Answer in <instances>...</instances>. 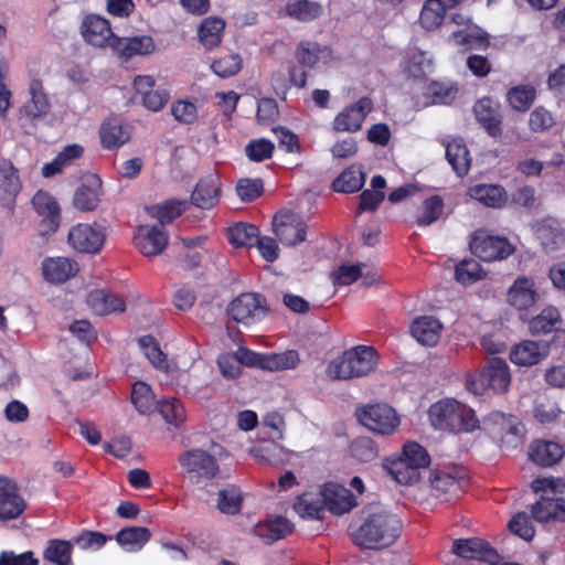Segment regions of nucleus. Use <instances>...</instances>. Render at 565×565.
Wrapping results in <instances>:
<instances>
[{
    "label": "nucleus",
    "mask_w": 565,
    "mask_h": 565,
    "mask_svg": "<svg viewBox=\"0 0 565 565\" xmlns=\"http://www.w3.org/2000/svg\"><path fill=\"white\" fill-rule=\"evenodd\" d=\"M351 454L358 460L369 462L377 457V448L372 439L361 437L352 443Z\"/></svg>",
    "instance_id": "62"
},
{
    "label": "nucleus",
    "mask_w": 565,
    "mask_h": 565,
    "mask_svg": "<svg viewBox=\"0 0 565 565\" xmlns=\"http://www.w3.org/2000/svg\"><path fill=\"white\" fill-rule=\"evenodd\" d=\"M274 148L275 146L271 141L260 138L252 140L245 147V153L249 160L260 162L266 159H269L273 156Z\"/></svg>",
    "instance_id": "61"
},
{
    "label": "nucleus",
    "mask_w": 565,
    "mask_h": 565,
    "mask_svg": "<svg viewBox=\"0 0 565 565\" xmlns=\"http://www.w3.org/2000/svg\"><path fill=\"white\" fill-rule=\"evenodd\" d=\"M427 95L433 104H449L457 95V88L450 83L433 82L427 87Z\"/></svg>",
    "instance_id": "58"
},
{
    "label": "nucleus",
    "mask_w": 565,
    "mask_h": 565,
    "mask_svg": "<svg viewBox=\"0 0 565 565\" xmlns=\"http://www.w3.org/2000/svg\"><path fill=\"white\" fill-rule=\"evenodd\" d=\"M562 321L561 313L557 308L547 306L529 323L531 333H548L559 326Z\"/></svg>",
    "instance_id": "44"
},
{
    "label": "nucleus",
    "mask_w": 565,
    "mask_h": 565,
    "mask_svg": "<svg viewBox=\"0 0 565 565\" xmlns=\"http://www.w3.org/2000/svg\"><path fill=\"white\" fill-rule=\"evenodd\" d=\"M82 34L86 42L94 46L114 47L117 36L113 33L108 21L99 15H87L82 23Z\"/></svg>",
    "instance_id": "18"
},
{
    "label": "nucleus",
    "mask_w": 565,
    "mask_h": 565,
    "mask_svg": "<svg viewBox=\"0 0 565 565\" xmlns=\"http://www.w3.org/2000/svg\"><path fill=\"white\" fill-rule=\"evenodd\" d=\"M138 344L142 350L143 355L150 361V363L166 373L170 372L169 364L167 363L166 355L160 350L154 339L150 335H146L139 339Z\"/></svg>",
    "instance_id": "53"
},
{
    "label": "nucleus",
    "mask_w": 565,
    "mask_h": 565,
    "mask_svg": "<svg viewBox=\"0 0 565 565\" xmlns=\"http://www.w3.org/2000/svg\"><path fill=\"white\" fill-rule=\"evenodd\" d=\"M326 504L321 493H303L297 497L294 509L296 513L302 519H321Z\"/></svg>",
    "instance_id": "42"
},
{
    "label": "nucleus",
    "mask_w": 565,
    "mask_h": 565,
    "mask_svg": "<svg viewBox=\"0 0 565 565\" xmlns=\"http://www.w3.org/2000/svg\"><path fill=\"white\" fill-rule=\"evenodd\" d=\"M131 402L141 414H150L157 407V401L150 386L145 382H136L132 386Z\"/></svg>",
    "instance_id": "48"
},
{
    "label": "nucleus",
    "mask_w": 565,
    "mask_h": 565,
    "mask_svg": "<svg viewBox=\"0 0 565 565\" xmlns=\"http://www.w3.org/2000/svg\"><path fill=\"white\" fill-rule=\"evenodd\" d=\"M42 275L50 284H62L78 273V264L67 257H46L42 262Z\"/></svg>",
    "instance_id": "25"
},
{
    "label": "nucleus",
    "mask_w": 565,
    "mask_h": 565,
    "mask_svg": "<svg viewBox=\"0 0 565 565\" xmlns=\"http://www.w3.org/2000/svg\"><path fill=\"white\" fill-rule=\"evenodd\" d=\"M434 62L428 52L419 49H409L403 64V71L408 77L420 79L433 72Z\"/></svg>",
    "instance_id": "33"
},
{
    "label": "nucleus",
    "mask_w": 565,
    "mask_h": 565,
    "mask_svg": "<svg viewBox=\"0 0 565 565\" xmlns=\"http://www.w3.org/2000/svg\"><path fill=\"white\" fill-rule=\"evenodd\" d=\"M468 194L476 201L490 207H500L505 201L504 190L494 184H478L468 190Z\"/></svg>",
    "instance_id": "41"
},
{
    "label": "nucleus",
    "mask_w": 565,
    "mask_h": 565,
    "mask_svg": "<svg viewBox=\"0 0 565 565\" xmlns=\"http://www.w3.org/2000/svg\"><path fill=\"white\" fill-rule=\"evenodd\" d=\"M100 138L104 147L116 148L127 142L130 135L119 121L109 119L104 121L100 127Z\"/></svg>",
    "instance_id": "46"
},
{
    "label": "nucleus",
    "mask_w": 565,
    "mask_h": 565,
    "mask_svg": "<svg viewBox=\"0 0 565 565\" xmlns=\"http://www.w3.org/2000/svg\"><path fill=\"white\" fill-rule=\"evenodd\" d=\"M151 533L143 526H129L116 534V541L128 552H138L150 540Z\"/></svg>",
    "instance_id": "40"
},
{
    "label": "nucleus",
    "mask_w": 565,
    "mask_h": 565,
    "mask_svg": "<svg viewBox=\"0 0 565 565\" xmlns=\"http://www.w3.org/2000/svg\"><path fill=\"white\" fill-rule=\"evenodd\" d=\"M29 96L20 109V119L33 122L47 116L52 103L41 81L32 79L30 82Z\"/></svg>",
    "instance_id": "13"
},
{
    "label": "nucleus",
    "mask_w": 565,
    "mask_h": 565,
    "mask_svg": "<svg viewBox=\"0 0 565 565\" xmlns=\"http://www.w3.org/2000/svg\"><path fill=\"white\" fill-rule=\"evenodd\" d=\"M540 292L533 278L519 276L510 286L507 301L519 310H525L540 301Z\"/></svg>",
    "instance_id": "17"
},
{
    "label": "nucleus",
    "mask_w": 565,
    "mask_h": 565,
    "mask_svg": "<svg viewBox=\"0 0 565 565\" xmlns=\"http://www.w3.org/2000/svg\"><path fill=\"white\" fill-rule=\"evenodd\" d=\"M388 469L392 477L401 484H412L420 478L419 468L414 467L399 458L393 461Z\"/></svg>",
    "instance_id": "55"
},
{
    "label": "nucleus",
    "mask_w": 565,
    "mask_h": 565,
    "mask_svg": "<svg viewBox=\"0 0 565 565\" xmlns=\"http://www.w3.org/2000/svg\"><path fill=\"white\" fill-rule=\"evenodd\" d=\"M483 271L480 264L476 259H466L460 262L456 267V279L468 285L482 278Z\"/></svg>",
    "instance_id": "59"
},
{
    "label": "nucleus",
    "mask_w": 565,
    "mask_h": 565,
    "mask_svg": "<svg viewBox=\"0 0 565 565\" xmlns=\"http://www.w3.org/2000/svg\"><path fill=\"white\" fill-rule=\"evenodd\" d=\"M364 185V174L359 167L351 166L344 170L333 182L338 192L353 193Z\"/></svg>",
    "instance_id": "47"
},
{
    "label": "nucleus",
    "mask_w": 565,
    "mask_h": 565,
    "mask_svg": "<svg viewBox=\"0 0 565 565\" xmlns=\"http://www.w3.org/2000/svg\"><path fill=\"white\" fill-rule=\"evenodd\" d=\"M463 476V470L456 467L433 471L430 484L434 494L446 501L458 497L462 491L461 479Z\"/></svg>",
    "instance_id": "16"
},
{
    "label": "nucleus",
    "mask_w": 565,
    "mask_h": 565,
    "mask_svg": "<svg viewBox=\"0 0 565 565\" xmlns=\"http://www.w3.org/2000/svg\"><path fill=\"white\" fill-rule=\"evenodd\" d=\"M227 237L234 247H252L258 238V228L252 224L238 223L228 230Z\"/></svg>",
    "instance_id": "49"
},
{
    "label": "nucleus",
    "mask_w": 565,
    "mask_h": 565,
    "mask_svg": "<svg viewBox=\"0 0 565 565\" xmlns=\"http://www.w3.org/2000/svg\"><path fill=\"white\" fill-rule=\"evenodd\" d=\"M473 113L478 122L491 137H499L502 134V115L500 103L491 97H482L476 102Z\"/></svg>",
    "instance_id": "19"
},
{
    "label": "nucleus",
    "mask_w": 565,
    "mask_h": 565,
    "mask_svg": "<svg viewBox=\"0 0 565 565\" xmlns=\"http://www.w3.org/2000/svg\"><path fill=\"white\" fill-rule=\"evenodd\" d=\"M227 313L235 322L249 326L265 317L266 308L257 294L244 292L231 301Z\"/></svg>",
    "instance_id": "10"
},
{
    "label": "nucleus",
    "mask_w": 565,
    "mask_h": 565,
    "mask_svg": "<svg viewBox=\"0 0 565 565\" xmlns=\"http://www.w3.org/2000/svg\"><path fill=\"white\" fill-rule=\"evenodd\" d=\"M24 509V500L18 493L15 483L0 476V520L17 519Z\"/></svg>",
    "instance_id": "22"
},
{
    "label": "nucleus",
    "mask_w": 565,
    "mask_h": 565,
    "mask_svg": "<svg viewBox=\"0 0 565 565\" xmlns=\"http://www.w3.org/2000/svg\"><path fill=\"white\" fill-rule=\"evenodd\" d=\"M282 12L292 20L309 22L322 15L323 7L313 0H288Z\"/></svg>",
    "instance_id": "36"
},
{
    "label": "nucleus",
    "mask_w": 565,
    "mask_h": 565,
    "mask_svg": "<svg viewBox=\"0 0 565 565\" xmlns=\"http://www.w3.org/2000/svg\"><path fill=\"white\" fill-rule=\"evenodd\" d=\"M541 244L548 250H554L565 244V230L553 218L544 220L536 228Z\"/></svg>",
    "instance_id": "38"
},
{
    "label": "nucleus",
    "mask_w": 565,
    "mask_h": 565,
    "mask_svg": "<svg viewBox=\"0 0 565 565\" xmlns=\"http://www.w3.org/2000/svg\"><path fill=\"white\" fill-rule=\"evenodd\" d=\"M106 233L103 226L78 223L71 227L68 245L78 253L97 254L105 244Z\"/></svg>",
    "instance_id": "9"
},
{
    "label": "nucleus",
    "mask_w": 565,
    "mask_h": 565,
    "mask_svg": "<svg viewBox=\"0 0 565 565\" xmlns=\"http://www.w3.org/2000/svg\"><path fill=\"white\" fill-rule=\"evenodd\" d=\"M169 237L161 225H140L134 236V244L145 256L161 254L168 246Z\"/></svg>",
    "instance_id": "15"
},
{
    "label": "nucleus",
    "mask_w": 565,
    "mask_h": 565,
    "mask_svg": "<svg viewBox=\"0 0 565 565\" xmlns=\"http://www.w3.org/2000/svg\"><path fill=\"white\" fill-rule=\"evenodd\" d=\"M221 456V450L214 454H209L200 448L184 451L178 459L183 478L188 480L190 484L202 490L204 484L221 475V469L217 463Z\"/></svg>",
    "instance_id": "4"
},
{
    "label": "nucleus",
    "mask_w": 565,
    "mask_h": 565,
    "mask_svg": "<svg viewBox=\"0 0 565 565\" xmlns=\"http://www.w3.org/2000/svg\"><path fill=\"white\" fill-rule=\"evenodd\" d=\"M156 49L154 42L149 35H139L131 38H118L114 42L113 50L120 56L130 58L135 55H145L152 53Z\"/></svg>",
    "instance_id": "34"
},
{
    "label": "nucleus",
    "mask_w": 565,
    "mask_h": 565,
    "mask_svg": "<svg viewBox=\"0 0 565 565\" xmlns=\"http://www.w3.org/2000/svg\"><path fill=\"white\" fill-rule=\"evenodd\" d=\"M507 97L512 108L524 111L533 104L535 89L530 85L515 86L508 92Z\"/></svg>",
    "instance_id": "54"
},
{
    "label": "nucleus",
    "mask_w": 565,
    "mask_h": 565,
    "mask_svg": "<svg viewBox=\"0 0 565 565\" xmlns=\"http://www.w3.org/2000/svg\"><path fill=\"white\" fill-rule=\"evenodd\" d=\"M482 423L486 429L508 447L514 448L521 443L523 426L516 417L494 411L488 414Z\"/></svg>",
    "instance_id": "8"
},
{
    "label": "nucleus",
    "mask_w": 565,
    "mask_h": 565,
    "mask_svg": "<svg viewBox=\"0 0 565 565\" xmlns=\"http://www.w3.org/2000/svg\"><path fill=\"white\" fill-rule=\"evenodd\" d=\"M73 545L70 541L51 540L44 551V558L57 565H72Z\"/></svg>",
    "instance_id": "51"
},
{
    "label": "nucleus",
    "mask_w": 565,
    "mask_h": 565,
    "mask_svg": "<svg viewBox=\"0 0 565 565\" xmlns=\"http://www.w3.org/2000/svg\"><path fill=\"white\" fill-rule=\"evenodd\" d=\"M430 424L441 430L472 431L479 427L475 412L452 398H445L434 403L428 409Z\"/></svg>",
    "instance_id": "3"
},
{
    "label": "nucleus",
    "mask_w": 565,
    "mask_h": 565,
    "mask_svg": "<svg viewBox=\"0 0 565 565\" xmlns=\"http://www.w3.org/2000/svg\"><path fill=\"white\" fill-rule=\"evenodd\" d=\"M358 420L367 429L388 436L399 426V417L394 408L386 404L366 405L356 411Z\"/></svg>",
    "instance_id": "6"
},
{
    "label": "nucleus",
    "mask_w": 565,
    "mask_h": 565,
    "mask_svg": "<svg viewBox=\"0 0 565 565\" xmlns=\"http://www.w3.org/2000/svg\"><path fill=\"white\" fill-rule=\"evenodd\" d=\"M243 501V491L234 484H227L217 491L214 507L222 514L235 515L241 512Z\"/></svg>",
    "instance_id": "37"
},
{
    "label": "nucleus",
    "mask_w": 565,
    "mask_h": 565,
    "mask_svg": "<svg viewBox=\"0 0 565 565\" xmlns=\"http://www.w3.org/2000/svg\"><path fill=\"white\" fill-rule=\"evenodd\" d=\"M470 248L476 256L486 262L507 258L513 252V247L505 238L486 233H477Z\"/></svg>",
    "instance_id": "12"
},
{
    "label": "nucleus",
    "mask_w": 565,
    "mask_h": 565,
    "mask_svg": "<svg viewBox=\"0 0 565 565\" xmlns=\"http://www.w3.org/2000/svg\"><path fill=\"white\" fill-rule=\"evenodd\" d=\"M211 68L218 77L233 76L242 68V57L238 54L226 55L214 61Z\"/></svg>",
    "instance_id": "60"
},
{
    "label": "nucleus",
    "mask_w": 565,
    "mask_h": 565,
    "mask_svg": "<svg viewBox=\"0 0 565 565\" xmlns=\"http://www.w3.org/2000/svg\"><path fill=\"white\" fill-rule=\"evenodd\" d=\"M446 158L459 177L467 174L470 168V156L462 139L455 138L446 145Z\"/></svg>",
    "instance_id": "39"
},
{
    "label": "nucleus",
    "mask_w": 565,
    "mask_h": 565,
    "mask_svg": "<svg viewBox=\"0 0 565 565\" xmlns=\"http://www.w3.org/2000/svg\"><path fill=\"white\" fill-rule=\"evenodd\" d=\"M399 459L419 469H424L430 463V457L426 449L414 441L404 445Z\"/></svg>",
    "instance_id": "57"
},
{
    "label": "nucleus",
    "mask_w": 565,
    "mask_h": 565,
    "mask_svg": "<svg viewBox=\"0 0 565 565\" xmlns=\"http://www.w3.org/2000/svg\"><path fill=\"white\" fill-rule=\"evenodd\" d=\"M531 515L540 523L565 522V499L542 495L531 505Z\"/></svg>",
    "instance_id": "28"
},
{
    "label": "nucleus",
    "mask_w": 565,
    "mask_h": 565,
    "mask_svg": "<svg viewBox=\"0 0 565 565\" xmlns=\"http://www.w3.org/2000/svg\"><path fill=\"white\" fill-rule=\"evenodd\" d=\"M443 201L439 196H431L424 202L422 215L417 218L419 226H428L436 222L443 212Z\"/></svg>",
    "instance_id": "64"
},
{
    "label": "nucleus",
    "mask_w": 565,
    "mask_h": 565,
    "mask_svg": "<svg viewBox=\"0 0 565 565\" xmlns=\"http://www.w3.org/2000/svg\"><path fill=\"white\" fill-rule=\"evenodd\" d=\"M550 353V343L544 340H525L515 344L510 353L512 363L520 366H532L537 364Z\"/></svg>",
    "instance_id": "20"
},
{
    "label": "nucleus",
    "mask_w": 565,
    "mask_h": 565,
    "mask_svg": "<svg viewBox=\"0 0 565 565\" xmlns=\"http://www.w3.org/2000/svg\"><path fill=\"white\" fill-rule=\"evenodd\" d=\"M564 454L563 446L551 440H535L529 447L530 459L542 467L557 463Z\"/></svg>",
    "instance_id": "29"
},
{
    "label": "nucleus",
    "mask_w": 565,
    "mask_h": 565,
    "mask_svg": "<svg viewBox=\"0 0 565 565\" xmlns=\"http://www.w3.org/2000/svg\"><path fill=\"white\" fill-rule=\"evenodd\" d=\"M221 181L217 174L210 173L200 179L192 194V203L200 209H211L218 202Z\"/></svg>",
    "instance_id": "27"
},
{
    "label": "nucleus",
    "mask_w": 565,
    "mask_h": 565,
    "mask_svg": "<svg viewBox=\"0 0 565 565\" xmlns=\"http://www.w3.org/2000/svg\"><path fill=\"white\" fill-rule=\"evenodd\" d=\"M273 228L278 239L287 246H295L306 239L307 225L297 213L280 211L274 217Z\"/></svg>",
    "instance_id": "11"
},
{
    "label": "nucleus",
    "mask_w": 565,
    "mask_h": 565,
    "mask_svg": "<svg viewBox=\"0 0 565 565\" xmlns=\"http://www.w3.org/2000/svg\"><path fill=\"white\" fill-rule=\"evenodd\" d=\"M225 25V21L221 18H204L196 29L199 43L209 51L217 47L222 42Z\"/></svg>",
    "instance_id": "31"
},
{
    "label": "nucleus",
    "mask_w": 565,
    "mask_h": 565,
    "mask_svg": "<svg viewBox=\"0 0 565 565\" xmlns=\"http://www.w3.org/2000/svg\"><path fill=\"white\" fill-rule=\"evenodd\" d=\"M20 190L17 171L10 161L0 160V200H11Z\"/></svg>",
    "instance_id": "43"
},
{
    "label": "nucleus",
    "mask_w": 565,
    "mask_h": 565,
    "mask_svg": "<svg viewBox=\"0 0 565 565\" xmlns=\"http://www.w3.org/2000/svg\"><path fill=\"white\" fill-rule=\"evenodd\" d=\"M298 61L306 67H313L319 62H327L330 50L315 42H301L297 47Z\"/></svg>",
    "instance_id": "45"
},
{
    "label": "nucleus",
    "mask_w": 565,
    "mask_h": 565,
    "mask_svg": "<svg viewBox=\"0 0 565 565\" xmlns=\"http://www.w3.org/2000/svg\"><path fill=\"white\" fill-rule=\"evenodd\" d=\"M452 553L467 559H477L488 563L497 562L498 554L481 539H457L452 544Z\"/></svg>",
    "instance_id": "23"
},
{
    "label": "nucleus",
    "mask_w": 565,
    "mask_h": 565,
    "mask_svg": "<svg viewBox=\"0 0 565 565\" xmlns=\"http://www.w3.org/2000/svg\"><path fill=\"white\" fill-rule=\"evenodd\" d=\"M186 201L169 200L162 204L153 205L149 209V214L158 218L161 226L170 223L173 218L179 216L186 209Z\"/></svg>",
    "instance_id": "50"
},
{
    "label": "nucleus",
    "mask_w": 565,
    "mask_h": 565,
    "mask_svg": "<svg viewBox=\"0 0 565 565\" xmlns=\"http://www.w3.org/2000/svg\"><path fill=\"white\" fill-rule=\"evenodd\" d=\"M87 305L96 315L99 316L117 311L121 312L125 310L124 300L116 294L104 289L90 291L87 296Z\"/></svg>",
    "instance_id": "35"
},
{
    "label": "nucleus",
    "mask_w": 565,
    "mask_h": 565,
    "mask_svg": "<svg viewBox=\"0 0 565 565\" xmlns=\"http://www.w3.org/2000/svg\"><path fill=\"white\" fill-rule=\"evenodd\" d=\"M326 507L334 514L351 511L358 503L352 492L343 486L328 483L321 489Z\"/></svg>",
    "instance_id": "26"
},
{
    "label": "nucleus",
    "mask_w": 565,
    "mask_h": 565,
    "mask_svg": "<svg viewBox=\"0 0 565 565\" xmlns=\"http://www.w3.org/2000/svg\"><path fill=\"white\" fill-rule=\"evenodd\" d=\"M443 324L431 316L415 319L411 326L412 335L423 345L433 347L440 338Z\"/></svg>",
    "instance_id": "32"
},
{
    "label": "nucleus",
    "mask_w": 565,
    "mask_h": 565,
    "mask_svg": "<svg viewBox=\"0 0 565 565\" xmlns=\"http://www.w3.org/2000/svg\"><path fill=\"white\" fill-rule=\"evenodd\" d=\"M294 531V524L284 516H274L257 523L253 532L266 544L284 539Z\"/></svg>",
    "instance_id": "30"
},
{
    "label": "nucleus",
    "mask_w": 565,
    "mask_h": 565,
    "mask_svg": "<svg viewBox=\"0 0 565 565\" xmlns=\"http://www.w3.org/2000/svg\"><path fill=\"white\" fill-rule=\"evenodd\" d=\"M157 406L167 423L179 426L185 420V411L179 399L173 397L162 399L157 402Z\"/></svg>",
    "instance_id": "56"
},
{
    "label": "nucleus",
    "mask_w": 565,
    "mask_h": 565,
    "mask_svg": "<svg viewBox=\"0 0 565 565\" xmlns=\"http://www.w3.org/2000/svg\"><path fill=\"white\" fill-rule=\"evenodd\" d=\"M511 383V374L507 362L499 358H491L482 367L478 376H469L467 388L476 394H482L487 388L495 393H505Z\"/></svg>",
    "instance_id": "5"
},
{
    "label": "nucleus",
    "mask_w": 565,
    "mask_h": 565,
    "mask_svg": "<svg viewBox=\"0 0 565 565\" xmlns=\"http://www.w3.org/2000/svg\"><path fill=\"white\" fill-rule=\"evenodd\" d=\"M102 181L96 174H87L73 196L74 206L83 212L94 211L100 201Z\"/></svg>",
    "instance_id": "24"
},
{
    "label": "nucleus",
    "mask_w": 565,
    "mask_h": 565,
    "mask_svg": "<svg viewBox=\"0 0 565 565\" xmlns=\"http://www.w3.org/2000/svg\"><path fill=\"white\" fill-rule=\"evenodd\" d=\"M372 100L360 98L356 103L345 107L332 121V128L339 132H355L361 129L366 115L372 110Z\"/></svg>",
    "instance_id": "14"
},
{
    "label": "nucleus",
    "mask_w": 565,
    "mask_h": 565,
    "mask_svg": "<svg viewBox=\"0 0 565 565\" xmlns=\"http://www.w3.org/2000/svg\"><path fill=\"white\" fill-rule=\"evenodd\" d=\"M377 363V352L373 347L356 345L331 360L326 374L334 381H349L374 372Z\"/></svg>",
    "instance_id": "2"
},
{
    "label": "nucleus",
    "mask_w": 565,
    "mask_h": 565,
    "mask_svg": "<svg viewBox=\"0 0 565 565\" xmlns=\"http://www.w3.org/2000/svg\"><path fill=\"white\" fill-rule=\"evenodd\" d=\"M399 518L382 508H370L362 523L351 533L352 542L366 550H384L393 545L402 533Z\"/></svg>",
    "instance_id": "1"
},
{
    "label": "nucleus",
    "mask_w": 565,
    "mask_h": 565,
    "mask_svg": "<svg viewBox=\"0 0 565 565\" xmlns=\"http://www.w3.org/2000/svg\"><path fill=\"white\" fill-rule=\"evenodd\" d=\"M32 205L39 215L43 216L42 226L45 227L41 235L52 234L60 226L61 210L56 200L45 191H38L33 199Z\"/></svg>",
    "instance_id": "21"
},
{
    "label": "nucleus",
    "mask_w": 565,
    "mask_h": 565,
    "mask_svg": "<svg viewBox=\"0 0 565 565\" xmlns=\"http://www.w3.org/2000/svg\"><path fill=\"white\" fill-rule=\"evenodd\" d=\"M299 363V353L295 350H288L282 353H266L265 371L292 370Z\"/></svg>",
    "instance_id": "52"
},
{
    "label": "nucleus",
    "mask_w": 565,
    "mask_h": 565,
    "mask_svg": "<svg viewBox=\"0 0 565 565\" xmlns=\"http://www.w3.org/2000/svg\"><path fill=\"white\" fill-rule=\"evenodd\" d=\"M450 23L459 26L448 38V43L468 49H486L489 45L488 35L471 21V18L463 13H455Z\"/></svg>",
    "instance_id": "7"
},
{
    "label": "nucleus",
    "mask_w": 565,
    "mask_h": 565,
    "mask_svg": "<svg viewBox=\"0 0 565 565\" xmlns=\"http://www.w3.org/2000/svg\"><path fill=\"white\" fill-rule=\"evenodd\" d=\"M363 264L342 265L332 273L334 286H347L362 276Z\"/></svg>",
    "instance_id": "63"
}]
</instances>
